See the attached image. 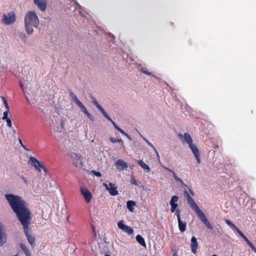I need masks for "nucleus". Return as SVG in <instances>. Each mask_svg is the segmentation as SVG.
<instances>
[{
	"label": "nucleus",
	"mask_w": 256,
	"mask_h": 256,
	"mask_svg": "<svg viewBox=\"0 0 256 256\" xmlns=\"http://www.w3.org/2000/svg\"><path fill=\"white\" fill-rule=\"evenodd\" d=\"M5 198L22 226L24 232L28 242L32 248H34L36 238L29 232L32 216L26 202L21 196L12 194H6Z\"/></svg>",
	"instance_id": "1"
},
{
	"label": "nucleus",
	"mask_w": 256,
	"mask_h": 256,
	"mask_svg": "<svg viewBox=\"0 0 256 256\" xmlns=\"http://www.w3.org/2000/svg\"><path fill=\"white\" fill-rule=\"evenodd\" d=\"M184 197L186 198L188 204L191 208L196 212L198 218L208 228L212 230L213 228L212 226L206 218L204 213L200 210L198 206L195 202L194 199L190 196L188 192L187 191L184 190Z\"/></svg>",
	"instance_id": "2"
},
{
	"label": "nucleus",
	"mask_w": 256,
	"mask_h": 256,
	"mask_svg": "<svg viewBox=\"0 0 256 256\" xmlns=\"http://www.w3.org/2000/svg\"><path fill=\"white\" fill-rule=\"evenodd\" d=\"M38 25L39 20L35 12H28L24 16V26L27 34H31L34 31L32 28H38Z\"/></svg>",
	"instance_id": "3"
},
{
	"label": "nucleus",
	"mask_w": 256,
	"mask_h": 256,
	"mask_svg": "<svg viewBox=\"0 0 256 256\" xmlns=\"http://www.w3.org/2000/svg\"><path fill=\"white\" fill-rule=\"evenodd\" d=\"M16 16L15 13L11 11L3 14L2 22L4 24L10 25L13 24L16 22Z\"/></svg>",
	"instance_id": "4"
},
{
	"label": "nucleus",
	"mask_w": 256,
	"mask_h": 256,
	"mask_svg": "<svg viewBox=\"0 0 256 256\" xmlns=\"http://www.w3.org/2000/svg\"><path fill=\"white\" fill-rule=\"evenodd\" d=\"M73 164L76 168L83 166L82 158L80 154L72 152L70 155Z\"/></svg>",
	"instance_id": "5"
},
{
	"label": "nucleus",
	"mask_w": 256,
	"mask_h": 256,
	"mask_svg": "<svg viewBox=\"0 0 256 256\" xmlns=\"http://www.w3.org/2000/svg\"><path fill=\"white\" fill-rule=\"evenodd\" d=\"M81 194L83 196L85 202L88 204L92 199V194L91 192L86 188L82 186L80 189Z\"/></svg>",
	"instance_id": "6"
},
{
	"label": "nucleus",
	"mask_w": 256,
	"mask_h": 256,
	"mask_svg": "<svg viewBox=\"0 0 256 256\" xmlns=\"http://www.w3.org/2000/svg\"><path fill=\"white\" fill-rule=\"evenodd\" d=\"M103 185L106 190L108 191L111 196H114L118 194V191L116 190V187L115 186V184L110 182L108 185L106 183H104Z\"/></svg>",
	"instance_id": "7"
},
{
	"label": "nucleus",
	"mask_w": 256,
	"mask_h": 256,
	"mask_svg": "<svg viewBox=\"0 0 256 256\" xmlns=\"http://www.w3.org/2000/svg\"><path fill=\"white\" fill-rule=\"evenodd\" d=\"M29 163L30 165L34 168L39 172H40V167H42V163L38 160L35 157L30 156V158Z\"/></svg>",
	"instance_id": "8"
},
{
	"label": "nucleus",
	"mask_w": 256,
	"mask_h": 256,
	"mask_svg": "<svg viewBox=\"0 0 256 256\" xmlns=\"http://www.w3.org/2000/svg\"><path fill=\"white\" fill-rule=\"evenodd\" d=\"M118 226L120 229L122 230L123 232H126L128 234H132L134 232L133 229L128 226L124 224V221L122 220L118 222Z\"/></svg>",
	"instance_id": "9"
},
{
	"label": "nucleus",
	"mask_w": 256,
	"mask_h": 256,
	"mask_svg": "<svg viewBox=\"0 0 256 256\" xmlns=\"http://www.w3.org/2000/svg\"><path fill=\"white\" fill-rule=\"evenodd\" d=\"M190 148L192 150V153L194 155V156L196 158V160L198 162V164L200 163V156L199 154V150L198 148H197L196 146L193 144L192 142L188 145Z\"/></svg>",
	"instance_id": "10"
},
{
	"label": "nucleus",
	"mask_w": 256,
	"mask_h": 256,
	"mask_svg": "<svg viewBox=\"0 0 256 256\" xmlns=\"http://www.w3.org/2000/svg\"><path fill=\"white\" fill-rule=\"evenodd\" d=\"M34 2L41 11L44 12L46 10V0H34Z\"/></svg>",
	"instance_id": "11"
},
{
	"label": "nucleus",
	"mask_w": 256,
	"mask_h": 256,
	"mask_svg": "<svg viewBox=\"0 0 256 256\" xmlns=\"http://www.w3.org/2000/svg\"><path fill=\"white\" fill-rule=\"evenodd\" d=\"M178 200V197L176 196H174L172 197L171 200L170 201V205L171 206L170 211L172 212H174L176 210V208L178 206V204H176Z\"/></svg>",
	"instance_id": "12"
},
{
	"label": "nucleus",
	"mask_w": 256,
	"mask_h": 256,
	"mask_svg": "<svg viewBox=\"0 0 256 256\" xmlns=\"http://www.w3.org/2000/svg\"><path fill=\"white\" fill-rule=\"evenodd\" d=\"M190 246L192 252L193 254H196L197 252V249L198 248V244L196 237L192 236V238Z\"/></svg>",
	"instance_id": "13"
},
{
	"label": "nucleus",
	"mask_w": 256,
	"mask_h": 256,
	"mask_svg": "<svg viewBox=\"0 0 256 256\" xmlns=\"http://www.w3.org/2000/svg\"><path fill=\"white\" fill-rule=\"evenodd\" d=\"M116 168L120 170L126 169L128 168V165L126 162L122 160H118L116 162Z\"/></svg>",
	"instance_id": "14"
},
{
	"label": "nucleus",
	"mask_w": 256,
	"mask_h": 256,
	"mask_svg": "<svg viewBox=\"0 0 256 256\" xmlns=\"http://www.w3.org/2000/svg\"><path fill=\"white\" fill-rule=\"evenodd\" d=\"M224 221L226 223L232 228L236 230V232L242 238L244 236V234L230 220L226 219L224 220Z\"/></svg>",
	"instance_id": "15"
},
{
	"label": "nucleus",
	"mask_w": 256,
	"mask_h": 256,
	"mask_svg": "<svg viewBox=\"0 0 256 256\" xmlns=\"http://www.w3.org/2000/svg\"><path fill=\"white\" fill-rule=\"evenodd\" d=\"M224 221L226 223L232 228L236 230V232L242 238L244 236V234L230 220L226 219L224 220Z\"/></svg>",
	"instance_id": "16"
},
{
	"label": "nucleus",
	"mask_w": 256,
	"mask_h": 256,
	"mask_svg": "<svg viewBox=\"0 0 256 256\" xmlns=\"http://www.w3.org/2000/svg\"><path fill=\"white\" fill-rule=\"evenodd\" d=\"M178 221V226L180 230L183 232L186 230V222H183L181 220H179Z\"/></svg>",
	"instance_id": "17"
},
{
	"label": "nucleus",
	"mask_w": 256,
	"mask_h": 256,
	"mask_svg": "<svg viewBox=\"0 0 256 256\" xmlns=\"http://www.w3.org/2000/svg\"><path fill=\"white\" fill-rule=\"evenodd\" d=\"M20 247L26 256H30V255L31 254L29 250L24 244L20 243Z\"/></svg>",
	"instance_id": "18"
},
{
	"label": "nucleus",
	"mask_w": 256,
	"mask_h": 256,
	"mask_svg": "<svg viewBox=\"0 0 256 256\" xmlns=\"http://www.w3.org/2000/svg\"><path fill=\"white\" fill-rule=\"evenodd\" d=\"M136 240L137 242L140 244L142 246L146 247V244L144 238L140 234L136 236Z\"/></svg>",
	"instance_id": "19"
},
{
	"label": "nucleus",
	"mask_w": 256,
	"mask_h": 256,
	"mask_svg": "<svg viewBox=\"0 0 256 256\" xmlns=\"http://www.w3.org/2000/svg\"><path fill=\"white\" fill-rule=\"evenodd\" d=\"M138 164L144 170H146L147 172H150V168L142 160H140L138 161Z\"/></svg>",
	"instance_id": "20"
},
{
	"label": "nucleus",
	"mask_w": 256,
	"mask_h": 256,
	"mask_svg": "<svg viewBox=\"0 0 256 256\" xmlns=\"http://www.w3.org/2000/svg\"><path fill=\"white\" fill-rule=\"evenodd\" d=\"M184 141L188 144V145L192 142V140L189 134L186 132L184 133Z\"/></svg>",
	"instance_id": "21"
},
{
	"label": "nucleus",
	"mask_w": 256,
	"mask_h": 256,
	"mask_svg": "<svg viewBox=\"0 0 256 256\" xmlns=\"http://www.w3.org/2000/svg\"><path fill=\"white\" fill-rule=\"evenodd\" d=\"M136 205V202L132 200H128L126 203V206L128 210L132 212L134 211V206Z\"/></svg>",
	"instance_id": "22"
},
{
	"label": "nucleus",
	"mask_w": 256,
	"mask_h": 256,
	"mask_svg": "<svg viewBox=\"0 0 256 256\" xmlns=\"http://www.w3.org/2000/svg\"><path fill=\"white\" fill-rule=\"evenodd\" d=\"M70 96L72 97L76 104L78 105L81 102L78 100L76 95L72 92H70Z\"/></svg>",
	"instance_id": "23"
},
{
	"label": "nucleus",
	"mask_w": 256,
	"mask_h": 256,
	"mask_svg": "<svg viewBox=\"0 0 256 256\" xmlns=\"http://www.w3.org/2000/svg\"><path fill=\"white\" fill-rule=\"evenodd\" d=\"M172 174H173V177L174 179V180L177 182H180L182 184H184V182H183V181L180 178H179L178 176H176V173L174 172H172Z\"/></svg>",
	"instance_id": "24"
},
{
	"label": "nucleus",
	"mask_w": 256,
	"mask_h": 256,
	"mask_svg": "<svg viewBox=\"0 0 256 256\" xmlns=\"http://www.w3.org/2000/svg\"><path fill=\"white\" fill-rule=\"evenodd\" d=\"M92 103L96 106V108L101 111L102 109H104L101 106L98 104V102L95 99L93 98Z\"/></svg>",
	"instance_id": "25"
},
{
	"label": "nucleus",
	"mask_w": 256,
	"mask_h": 256,
	"mask_svg": "<svg viewBox=\"0 0 256 256\" xmlns=\"http://www.w3.org/2000/svg\"><path fill=\"white\" fill-rule=\"evenodd\" d=\"M130 182L132 184H134L136 186H138L140 184V182L135 179L134 176H131Z\"/></svg>",
	"instance_id": "26"
},
{
	"label": "nucleus",
	"mask_w": 256,
	"mask_h": 256,
	"mask_svg": "<svg viewBox=\"0 0 256 256\" xmlns=\"http://www.w3.org/2000/svg\"><path fill=\"white\" fill-rule=\"evenodd\" d=\"M80 108V109L82 110L86 114H87V112H88V111L87 110L86 108V107L84 106V105L82 103L80 102V104H79L78 105Z\"/></svg>",
	"instance_id": "27"
},
{
	"label": "nucleus",
	"mask_w": 256,
	"mask_h": 256,
	"mask_svg": "<svg viewBox=\"0 0 256 256\" xmlns=\"http://www.w3.org/2000/svg\"><path fill=\"white\" fill-rule=\"evenodd\" d=\"M102 113V114L103 116L109 121L110 122H112V119L108 116V114H106V112H105L104 109H102L101 111Z\"/></svg>",
	"instance_id": "28"
},
{
	"label": "nucleus",
	"mask_w": 256,
	"mask_h": 256,
	"mask_svg": "<svg viewBox=\"0 0 256 256\" xmlns=\"http://www.w3.org/2000/svg\"><path fill=\"white\" fill-rule=\"evenodd\" d=\"M102 113V114L103 116L109 121L110 122H112V119L108 116V114H106V112H105L104 109H102L101 111Z\"/></svg>",
	"instance_id": "29"
},
{
	"label": "nucleus",
	"mask_w": 256,
	"mask_h": 256,
	"mask_svg": "<svg viewBox=\"0 0 256 256\" xmlns=\"http://www.w3.org/2000/svg\"><path fill=\"white\" fill-rule=\"evenodd\" d=\"M110 140L112 143H116V142H121L122 144L123 145V142L122 139H116L114 138H110Z\"/></svg>",
	"instance_id": "30"
},
{
	"label": "nucleus",
	"mask_w": 256,
	"mask_h": 256,
	"mask_svg": "<svg viewBox=\"0 0 256 256\" xmlns=\"http://www.w3.org/2000/svg\"><path fill=\"white\" fill-rule=\"evenodd\" d=\"M248 245L252 248V250L256 253V248L254 246V244L249 240L246 241Z\"/></svg>",
	"instance_id": "31"
},
{
	"label": "nucleus",
	"mask_w": 256,
	"mask_h": 256,
	"mask_svg": "<svg viewBox=\"0 0 256 256\" xmlns=\"http://www.w3.org/2000/svg\"><path fill=\"white\" fill-rule=\"evenodd\" d=\"M248 245L252 248V250L256 253V248L254 246V244L249 240L246 241Z\"/></svg>",
	"instance_id": "32"
},
{
	"label": "nucleus",
	"mask_w": 256,
	"mask_h": 256,
	"mask_svg": "<svg viewBox=\"0 0 256 256\" xmlns=\"http://www.w3.org/2000/svg\"><path fill=\"white\" fill-rule=\"evenodd\" d=\"M2 101L4 103V105L6 109L8 110H9V106H8V104L6 100L4 97H2Z\"/></svg>",
	"instance_id": "33"
},
{
	"label": "nucleus",
	"mask_w": 256,
	"mask_h": 256,
	"mask_svg": "<svg viewBox=\"0 0 256 256\" xmlns=\"http://www.w3.org/2000/svg\"><path fill=\"white\" fill-rule=\"evenodd\" d=\"M92 231L93 238L96 240L97 238V234L96 231V228L93 225H92Z\"/></svg>",
	"instance_id": "34"
},
{
	"label": "nucleus",
	"mask_w": 256,
	"mask_h": 256,
	"mask_svg": "<svg viewBox=\"0 0 256 256\" xmlns=\"http://www.w3.org/2000/svg\"><path fill=\"white\" fill-rule=\"evenodd\" d=\"M18 36L22 40H26V36L24 33L21 32H18Z\"/></svg>",
	"instance_id": "35"
},
{
	"label": "nucleus",
	"mask_w": 256,
	"mask_h": 256,
	"mask_svg": "<svg viewBox=\"0 0 256 256\" xmlns=\"http://www.w3.org/2000/svg\"><path fill=\"white\" fill-rule=\"evenodd\" d=\"M91 172L98 177L102 176V174L100 172H96L94 170H92L91 171Z\"/></svg>",
	"instance_id": "36"
},
{
	"label": "nucleus",
	"mask_w": 256,
	"mask_h": 256,
	"mask_svg": "<svg viewBox=\"0 0 256 256\" xmlns=\"http://www.w3.org/2000/svg\"><path fill=\"white\" fill-rule=\"evenodd\" d=\"M9 110H6V111L4 112V116L2 117V119L4 120L5 119L8 118V114Z\"/></svg>",
	"instance_id": "37"
},
{
	"label": "nucleus",
	"mask_w": 256,
	"mask_h": 256,
	"mask_svg": "<svg viewBox=\"0 0 256 256\" xmlns=\"http://www.w3.org/2000/svg\"><path fill=\"white\" fill-rule=\"evenodd\" d=\"M4 120H6V122L7 126L10 128H12V121L10 120V118H8L5 119Z\"/></svg>",
	"instance_id": "38"
},
{
	"label": "nucleus",
	"mask_w": 256,
	"mask_h": 256,
	"mask_svg": "<svg viewBox=\"0 0 256 256\" xmlns=\"http://www.w3.org/2000/svg\"><path fill=\"white\" fill-rule=\"evenodd\" d=\"M175 214L178 220H181L180 216V211L179 210H175Z\"/></svg>",
	"instance_id": "39"
},
{
	"label": "nucleus",
	"mask_w": 256,
	"mask_h": 256,
	"mask_svg": "<svg viewBox=\"0 0 256 256\" xmlns=\"http://www.w3.org/2000/svg\"><path fill=\"white\" fill-rule=\"evenodd\" d=\"M86 115L91 121H94V116H92L90 112H88Z\"/></svg>",
	"instance_id": "40"
},
{
	"label": "nucleus",
	"mask_w": 256,
	"mask_h": 256,
	"mask_svg": "<svg viewBox=\"0 0 256 256\" xmlns=\"http://www.w3.org/2000/svg\"><path fill=\"white\" fill-rule=\"evenodd\" d=\"M142 72L143 73H144V74H147V75H148V76H150V75L151 74H150V72H148V70H144V69L143 68L142 69Z\"/></svg>",
	"instance_id": "41"
},
{
	"label": "nucleus",
	"mask_w": 256,
	"mask_h": 256,
	"mask_svg": "<svg viewBox=\"0 0 256 256\" xmlns=\"http://www.w3.org/2000/svg\"><path fill=\"white\" fill-rule=\"evenodd\" d=\"M42 170L46 174L47 173V169L44 166V165L42 164V167H40V170Z\"/></svg>",
	"instance_id": "42"
},
{
	"label": "nucleus",
	"mask_w": 256,
	"mask_h": 256,
	"mask_svg": "<svg viewBox=\"0 0 256 256\" xmlns=\"http://www.w3.org/2000/svg\"><path fill=\"white\" fill-rule=\"evenodd\" d=\"M117 130L118 131H119L122 134H124V135L126 134V132L122 129H121L120 127L118 128Z\"/></svg>",
	"instance_id": "43"
},
{
	"label": "nucleus",
	"mask_w": 256,
	"mask_h": 256,
	"mask_svg": "<svg viewBox=\"0 0 256 256\" xmlns=\"http://www.w3.org/2000/svg\"><path fill=\"white\" fill-rule=\"evenodd\" d=\"M111 122L112 123V124H113V126H114V127L116 129L118 130V128H119L117 125L112 120V122Z\"/></svg>",
	"instance_id": "44"
},
{
	"label": "nucleus",
	"mask_w": 256,
	"mask_h": 256,
	"mask_svg": "<svg viewBox=\"0 0 256 256\" xmlns=\"http://www.w3.org/2000/svg\"><path fill=\"white\" fill-rule=\"evenodd\" d=\"M21 178L23 180V181L26 184H28V180H27L23 176H21Z\"/></svg>",
	"instance_id": "45"
},
{
	"label": "nucleus",
	"mask_w": 256,
	"mask_h": 256,
	"mask_svg": "<svg viewBox=\"0 0 256 256\" xmlns=\"http://www.w3.org/2000/svg\"><path fill=\"white\" fill-rule=\"evenodd\" d=\"M148 144L149 146H152L154 150L156 152V149L155 148L154 146L150 142H148Z\"/></svg>",
	"instance_id": "46"
},
{
	"label": "nucleus",
	"mask_w": 256,
	"mask_h": 256,
	"mask_svg": "<svg viewBox=\"0 0 256 256\" xmlns=\"http://www.w3.org/2000/svg\"><path fill=\"white\" fill-rule=\"evenodd\" d=\"M164 168L165 170H168V171H169V172H172H172H174L172 170L170 169L169 168H167V167L164 166Z\"/></svg>",
	"instance_id": "47"
},
{
	"label": "nucleus",
	"mask_w": 256,
	"mask_h": 256,
	"mask_svg": "<svg viewBox=\"0 0 256 256\" xmlns=\"http://www.w3.org/2000/svg\"><path fill=\"white\" fill-rule=\"evenodd\" d=\"M124 136H126L129 140H132V138L126 133V134H124Z\"/></svg>",
	"instance_id": "48"
},
{
	"label": "nucleus",
	"mask_w": 256,
	"mask_h": 256,
	"mask_svg": "<svg viewBox=\"0 0 256 256\" xmlns=\"http://www.w3.org/2000/svg\"><path fill=\"white\" fill-rule=\"evenodd\" d=\"M189 192L192 196H194V193L191 189H189Z\"/></svg>",
	"instance_id": "49"
},
{
	"label": "nucleus",
	"mask_w": 256,
	"mask_h": 256,
	"mask_svg": "<svg viewBox=\"0 0 256 256\" xmlns=\"http://www.w3.org/2000/svg\"><path fill=\"white\" fill-rule=\"evenodd\" d=\"M242 238H244V240L246 242V241H248V239L245 236H244Z\"/></svg>",
	"instance_id": "50"
},
{
	"label": "nucleus",
	"mask_w": 256,
	"mask_h": 256,
	"mask_svg": "<svg viewBox=\"0 0 256 256\" xmlns=\"http://www.w3.org/2000/svg\"><path fill=\"white\" fill-rule=\"evenodd\" d=\"M242 238H244V240L246 242V241H248V239L245 236H244Z\"/></svg>",
	"instance_id": "51"
},
{
	"label": "nucleus",
	"mask_w": 256,
	"mask_h": 256,
	"mask_svg": "<svg viewBox=\"0 0 256 256\" xmlns=\"http://www.w3.org/2000/svg\"><path fill=\"white\" fill-rule=\"evenodd\" d=\"M21 146H22L23 148H24L25 150H28L26 148V147H25L24 145L22 144H21Z\"/></svg>",
	"instance_id": "52"
},
{
	"label": "nucleus",
	"mask_w": 256,
	"mask_h": 256,
	"mask_svg": "<svg viewBox=\"0 0 256 256\" xmlns=\"http://www.w3.org/2000/svg\"><path fill=\"white\" fill-rule=\"evenodd\" d=\"M20 86L21 87V88L23 90V84L22 83L20 84Z\"/></svg>",
	"instance_id": "53"
},
{
	"label": "nucleus",
	"mask_w": 256,
	"mask_h": 256,
	"mask_svg": "<svg viewBox=\"0 0 256 256\" xmlns=\"http://www.w3.org/2000/svg\"><path fill=\"white\" fill-rule=\"evenodd\" d=\"M19 142L20 143V144H22V141L21 140L19 139Z\"/></svg>",
	"instance_id": "54"
},
{
	"label": "nucleus",
	"mask_w": 256,
	"mask_h": 256,
	"mask_svg": "<svg viewBox=\"0 0 256 256\" xmlns=\"http://www.w3.org/2000/svg\"><path fill=\"white\" fill-rule=\"evenodd\" d=\"M178 256L177 254H176V252H175L174 254H173V256Z\"/></svg>",
	"instance_id": "55"
},
{
	"label": "nucleus",
	"mask_w": 256,
	"mask_h": 256,
	"mask_svg": "<svg viewBox=\"0 0 256 256\" xmlns=\"http://www.w3.org/2000/svg\"><path fill=\"white\" fill-rule=\"evenodd\" d=\"M144 139L146 141V142L148 143V141L146 139V138H144Z\"/></svg>",
	"instance_id": "56"
},
{
	"label": "nucleus",
	"mask_w": 256,
	"mask_h": 256,
	"mask_svg": "<svg viewBox=\"0 0 256 256\" xmlns=\"http://www.w3.org/2000/svg\"><path fill=\"white\" fill-rule=\"evenodd\" d=\"M216 256V254H214V255H213V256Z\"/></svg>",
	"instance_id": "57"
},
{
	"label": "nucleus",
	"mask_w": 256,
	"mask_h": 256,
	"mask_svg": "<svg viewBox=\"0 0 256 256\" xmlns=\"http://www.w3.org/2000/svg\"><path fill=\"white\" fill-rule=\"evenodd\" d=\"M105 256H110V255H106Z\"/></svg>",
	"instance_id": "58"
},
{
	"label": "nucleus",
	"mask_w": 256,
	"mask_h": 256,
	"mask_svg": "<svg viewBox=\"0 0 256 256\" xmlns=\"http://www.w3.org/2000/svg\"><path fill=\"white\" fill-rule=\"evenodd\" d=\"M14 256H17V255H14Z\"/></svg>",
	"instance_id": "59"
},
{
	"label": "nucleus",
	"mask_w": 256,
	"mask_h": 256,
	"mask_svg": "<svg viewBox=\"0 0 256 256\" xmlns=\"http://www.w3.org/2000/svg\"><path fill=\"white\" fill-rule=\"evenodd\" d=\"M30 256H32V255H31V254H30Z\"/></svg>",
	"instance_id": "60"
}]
</instances>
